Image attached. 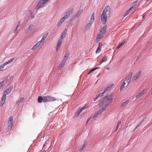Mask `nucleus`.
I'll return each mask as SVG.
<instances>
[{
	"instance_id": "f257e3e1",
	"label": "nucleus",
	"mask_w": 152,
	"mask_h": 152,
	"mask_svg": "<svg viewBox=\"0 0 152 152\" xmlns=\"http://www.w3.org/2000/svg\"><path fill=\"white\" fill-rule=\"evenodd\" d=\"M109 95L106 96L104 97L102 99V101H103L104 103H105V107H106L108 106L111 102L112 101L113 99L111 98V99L109 98Z\"/></svg>"
},
{
	"instance_id": "f03ea898",
	"label": "nucleus",
	"mask_w": 152,
	"mask_h": 152,
	"mask_svg": "<svg viewBox=\"0 0 152 152\" xmlns=\"http://www.w3.org/2000/svg\"><path fill=\"white\" fill-rule=\"evenodd\" d=\"M14 58H12L9 60L8 61L3 63V64L1 65L0 66V71H1L3 70V69L4 68V66H5L12 62L14 60Z\"/></svg>"
},
{
	"instance_id": "7ed1b4c3",
	"label": "nucleus",
	"mask_w": 152,
	"mask_h": 152,
	"mask_svg": "<svg viewBox=\"0 0 152 152\" xmlns=\"http://www.w3.org/2000/svg\"><path fill=\"white\" fill-rule=\"evenodd\" d=\"M13 118L12 117H10L8 121V129H11L12 126Z\"/></svg>"
},
{
	"instance_id": "20e7f679",
	"label": "nucleus",
	"mask_w": 152,
	"mask_h": 152,
	"mask_svg": "<svg viewBox=\"0 0 152 152\" xmlns=\"http://www.w3.org/2000/svg\"><path fill=\"white\" fill-rule=\"evenodd\" d=\"M94 13H93L91 16V20L90 22L87 24L86 26L88 28L91 27V24L93 23L94 20Z\"/></svg>"
},
{
	"instance_id": "39448f33",
	"label": "nucleus",
	"mask_w": 152,
	"mask_h": 152,
	"mask_svg": "<svg viewBox=\"0 0 152 152\" xmlns=\"http://www.w3.org/2000/svg\"><path fill=\"white\" fill-rule=\"evenodd\" d=\"M110 8L109 6L106 7L102 13L106 15H109L110 13Z\"/></svg>"
},
{
	"instance_id": "423d86ee",
	"label": "nucleus",
	"mask_w": 152,
	"mask_h": 152,
	"mask_svg": "<svg viewBox=\"0 0 152 152\" xmlns=\"http://www.w3.org/2000/svg\"><path fill=\"white\" fill-rule=\"evenodd\" d=\"M101 18L102 22L103 24H105L107 18L106 15L102 13L101 15Z\"/></svg>"
},
{
	"instance_id": "0eeeda50",
	"label": "nucleus",
	"mask_w": 152,
	"mask_h": 152,
	"mask_svg": "<svg viewBox=\"0 0 152 152\" xmlns=\"http://www.w3.org/2000/svg\"><path fill=\"white\" fill-rule=\"evenodd\" d=\"M13 88V87L12 86L10 87L6 90V91L4 92L3 95H5V96H6L7 95L9 94L11 92L12 90V89Z\"/></svg>"
},
{
	"instance_id": "6e6552de",
	"label": "nucleus",
	"mask_w": 152,
	"mask_h": 152,
	"mask_svg": "<svg viewBox=\"0 0 152 152\" xmlns=\"http://www.w3.org/2000/svg\"><path fill=\"white\" fill-rule=\"evenodd\" d=\"M132 75V72H130L129 74L128 75L127 77L126 78L125 80H126V82L129 83L131 81V77Z\"/></svg>"
},
{
	"instance_id": "1a4fd4ad",
	"label": "nucleus",
	"mask_w": 152,
	"mask_h": 152,
	"mask_svg": "<svg viewBox=\"0 0 152 152\" xmlns=\"http://www.w3.org/2000/svg\"><path fill=\"white\" fill-rule=\"evenodd\" d=\"M45 3L42 0L40 1L38 3V4L37 5L36 7V9H39Z\"/></svg>"
},
{
	"instance_id": "9d476101",
	"label": "nucleus",
	"mask_w": 152,
	"mask_h": 152,
	"mask_svg": "<svg viewBox=\"0 0 152 152\" xmlns=\"http://www.w3.org/2000/svg\"><path fill=\"white\" fill-rule=\"evenodd\" d=\"M125 81H126L125 80L124 81L122 86L120 87V89L121 91L124 88L127 86L129 84V83L126 82V83Z\"/></svg>"
},
{
	"instance_id": "9b49d317",
	"label": "nucleus",
	"mask_w": 152,
	"mask_h": 152,
	"mask_svg": "<svg viewBox=\"0 0 152 152\" xmlns=\"http://www.w3.org/2000/svg\"><path fill=\"white\" fill-rule=\"evenodd\" d=\"M145 91V89L142 90L136 96V98H138L142 96L144 94Z\"/></svg>"
},
{
	"instance_id": "f8f14e48",
	"label": "nucleus",
	"mask_w": 152,
	"mask_h": 152,
	"mask_svg": "<svg viewBox=\"0 0 152 152\" xmlns=\"http://www.w3.org/2000/svg\"><path fill=\"white\" fill-rule=\"evenodd\" d=\"M107 27V26L106 25H104L102 28L101 29L100 31V33L104 35L106 32Z\"/></svg>"
},
{
	"instance_id": "ddd939ff",
	"label": "nucleus",
	"mask_w": 152,
	"mask_h": 152,
	"mask_svg": "<svg viewBox=\"0 0 152 152\" xmlns=\"http://www.w3.org/2000/svg\"><path fill=\"white\" fill-rule=\"evenodd\" d=\"M62 42V41H61L60 40H58L56 48V51H57L61 47Z\"/></svg>"
},
{
	"instance_id": "4468645a",
	"label": "nucleus",
	"mask_w": 152,
	"mask_h": 152,
	"mask_svg": "<svg viewBox=\"0 0 152 152\" xmlns=\"http://www.w3.org/2000/svg\"><path fill=\"white\" fill-rule=\"evenodd\" d=\"M141 71L137 73L133 77V79L135 80L138 78L141 75Z\"/></svg>"
},
{
	"instance_id": "2eb2a0df",
	"label": "nucleus",
	"mask_w": 152,
	"mask_h": 152,
	"mask_svg": "<svg viewBox=\"0 0 152 152\" xmlns=\"http://www.w3.org/2000/svg\"><path fill=\"white\" fill-rule=\"evenodd\" d=\"M6 96L5 95H3L2 97V99L1 100V103H0V105L2 106L4 104V103L6 99Z\"/></svg>"
},
{
	"instance_id": "dca6fc26",
	"label": "nucleus",
	"mask_w": 152,
	"mask_h": 152,
	"mask_svg": "<svg viewBox=\"0 0 152 152\" xmlns=\"http://www.w3.org/2000/svg\"><path fill=\"white\" fill-rule=\"evenodd\" d=\"M103 35L100 33L98 34L97 35L96 41L97 42H98L99 41V40L103 37Z\"/></svg>"
},
{
	"instance_id": "f3484780",
	"label": "nucleus",
	"mask_w": 152,
	"mask_h": 152,
	"mask_svg": "<svg viewBox=\"0 0 152 152\" xmlns=\"http://www.w3.org/2000/svg\"><path fill=\"white\" fill-rule=\"evenodd\" d=\"M65 20V19L63 17L61 18L59 21L58 23L57 24V26H59L61 25V24Z\"/></svg>"
},
{
	"instance_id": "a211bd4d",
	"label": "nucleus",
	"mask_w": 152,
	"mask_h": 152,
	"mask_svg": "<svg viewBox=\"0 0 152 152\" xmlns=\"http://www.w3.org/2000/svg\"><path fill=\"white\" fill-rule=\"evenodd\" d=\"M86 107H84L79 109L76 113V116L77 117L79 115L80 113L82 112L83 110Z\"/></svg>"
},
{
	"instance_id": "6ab92c4d",
	"label": "nucleus",
	"mask_w": 152,
	"mask_h": 152,
	"mask_svg": "<svg viewBox=\"0 0 152 152\" xmlns=\"http://www.w3.org/2000/svg\"><path fill=\"white\" fill-rule=\"evenodd\" d=\"M48 33H47L45 35L42 39L39 41V42L41 44L45 40V39L47 38V36H48Z\"/></svg>"
},
{
	"instance_id": "aec40b11",
	"label": "nucleus",
	"mask_w": 152,
	"mask_h": 152,
	"mask_svg": "<svg viewBox=\"0 0 152 152\" xmlns=\"http://www.w3.org/2000/svg\"><path fill=\"white\" fill-rule=\"evenodd\" d=\"M88 144L87 142L85 141L84 142L83 145L80 148L79 151H82L86 147V146Z\"/></svg>"
},
{
	"instance_id": "412c9836",
	"label": "nucleus",
	"mask_w": 152,
	"mask_h": 152,
	"mask_svg": "<svg viewBox=\"0 0 152 152\" xmlns=\"http://www.w3.org/2000/svg\"><path fill=\"white\" fill-rule=\"evenodd\" d=\"M102 44L101 43L99 42V46L97 48L96 51V53H97L98 52H99L101 49L102 48Z\"/></svg>"
},
{
	"instance_id": "4be33fe9",
	"label": "nucleus",
	"mask_w": 152,
	"mask_h": 152,
	"mask_svg": "<svg viewBox=\"0 0 152 152\" xmlns=\"http://www.w3.org/2000/svg\"><path fill=\"white\" fill-rule=\"evenodd\" d=\"M49 96H44V102H49Z\"/></svg>"
},
{
	"instance_id": "5701e85b",
	"label": "nucleus",
	"mask_w": 152,
	"mask_h": 152,
	"mask_svg": "<svg viewBox=\"0 0 152 152\" xmlns=\"http://www.w3.org/2000/svg\"><path fill=\"white\" fill-rule=\"evenodd\" d=\"M38 102L39 103H40L42 102H44V96L43 97L42 96H39L38 97Z\"/></svg>"
},
{
	"instance_id": "b1692460",
	"label": "nucleus",
	"mask_w": 152,
	"mask_h": 152,
	"mask_svg": "<svg viewBox=\"0 0 152 152\" xmlns=\"http://www.w3.org/2000/svg\"><path fill=\"white\" fill-rule=\"evenodd\" d=\"M41 44V43H39V41L32 48L31 50H33L36 49Z\"/></svg>"
},
{
	"instance_id": "393cba45",
	"label": "nucleus",
	"mask_w": 152,
	"mask_h": 152,
	"mask_svg": "<svg viewBox=\"0 0 152 152\" xmlns=\"http://www.w3.org/2000/svg\"><path fill=\"white\" fill-rule=\"evenodd\" d=\"M106 109L105 107H103L100 110H99L97 111L96 113L97 115H99L102 113Z\"/></svg>"
},
{
	"instance_id": "a878e982",
	"label": "nucleus",
	"mask_w": 152,
	"mask_h": 152,
	"mask_svg": "<svg viewBox=\"0 0 152 152\" xmlns=\"http://www.w3.org/2000/svg\"><path fill=\"white\" fill-rule=\"evenodd\" d=\"M65 63V62H64V61H62L61 63L59 65V66H58V68L59 69H61L62 68H63V67L64 66V65Z\"/></svg>"
},
{
	"instance_id": "bb28decb",
	"label": "nucleus",
	"mask_w": 152,
	"mask_h": 152,
	"mask_svg": "<svg viewBox=\"0 0 152 152\" xmlns=\"http://www.w3.org/2000/svg\"><path fill=\"white\" fill-rule=\"evenodd\" d=\"M7 80L5 79L0 83V85L1 86H2V87H3V86L7 83Z\"/></svg>"
},
{
	"instance_id": "cd10ccee",
	"label": "nucleus",
	"mask_w": 152,
	"mask_h": 152,
	"mask_svg": "<svg viewBox=\"0 0 152 152\" xmlns=\"http://www.w3.org/2000/svg\"><path fill=\"white\" fill-rule=\"evenodd\" d=\"M24 99V98L22 97L20 98V100H19L17 103V104L18 106L22 102Z\"/></svg>"
},
{
	"instance_id": "c85d7f7f",
	"label": "nucleus",
	"mask_w": 152,
	"mask_h": 152,
	"mask_svg": "<svg viewBox=\"0 0 152 152\" xmlns=\"http://www.w3.org/2000/svg\"><path fill=\"white\" fill-rule=\"evenodd\" d=\"M83 12V10H81L79 11L75 15V16L77 17H79V16L81 15Z\"/></svg>"
},
{
	"instance_id": "c756f323",
	"label": "nucleus",
	"mask_w": 152,
	"mask_h": 152,
	"mask_svg": "<svg viewBox=\"0 0 152 152\" xmlns=\"http://www.w3.org/2000/svg\"><path fill=\"white\" fill-rule=\"evenodd\" d=\"M125 42L124 40H123L121 43L117 47V48L118 49L121 47L122 45H124L125 43Z\"/></svg>"
},
{
	"instance_id": "7c9ffc66",
	"label": "nucleus",
	"mask_w": 152,
	"mask_h": 152,
	"mask_svg": "<svg viewBox=\"0 0 152 152\" xmlns=\"http://www.w3.org/2000/svg\"><path fill=\"white\" fill-rule=\"evenodd\" d=\"M103 101H102V100H101L99 104V108L101 107L105 103Z\"/></svg>"
},
{
	"instance_id": "2f4dec72",
	"label": "nucleus",
	"mask_w": 152,
	"mask_h": 152,
	"mask_svg": "<svg viewBox=\"0 0 152 152\" xmlns=\"http://www.w3.org/2000/svg\"><path fill=\"white\" fill-rule=\"evenodd\" d=\"M49 102L54 101L56 100V99L55 97H52L50 96H49Z\"/></svg>"
},
{
	"instance_id": "473e14b6",
	"label": "nucleus",
	"mask_w": 152,
	"mask_h": 152,
	"mask_svg": "<svg viewBox=\"0 0 152 152\" xmlns=\"http://www.w3.org/2000/svg\"><path fill=\"white\" fill-rule=\"evenodd\" d=\"M70 16L66 12L65 13V15L63 17L65 19H67L69 18Z\"/></svg>"
},
{
	"instance_id": "72a5a7b5",
	"label": "nucleus",
	"mask_w": 152,
	"mask_h": 152,
	"mask_svg": "<svg viewBox=\"0 0 152 152\" xmlns=\"http://www.w3.org/2000/svg\"><path fill=\"white\" fill-rule=\"evenodd\" d=\"M138 2V1H137L134 2L132 4V6L131 7L133 8V9H134L135 8L137 4V3Z\"/></svg>"
},
{
	"instance_id": "f704fd0d",
	"label": "nucleus",
	"mask_w": 152,
	"mask_h": 152,
	"mask_svg": "<svg viewBox=\"0 0 152 152\" xmlns=\"http://www.w3.org/2000/svg\"><path fill=\"white\" fill-rule=\"evenodd\" d=\"M121 124V121H120L118 122L116 126V129H115V132H116L118 130V128L119 127V125Z\"/></svg>"
},
{
	"instance_id": "c9c22d12",
	"label": "nucleus",
	"mask_w": 152,
	"mask_h": 152,
	"mask_svg": "<svg viewBox=\"0 0 152 152\" xmlns=\"http://www.w3.org/2000/svg\"><path fill=\"white\" fill-rule=\"evenodd\" d=\"M68 55L66 54L64 57V59L62 61H64V62H66L67 60V59L68 58Z\"/></svg>"
},
{
	"instance_id": "e433bc0d",
	"label": "nucleus",
	"mask_w": 152,
	"mask_h": 152,
	"mask_svg": "<svg viewBox=\"0 0 152 152\" xmlns=\"http://www.w3.org/2000/svg\"><path fill=\"white\" fill-rule=\"evenodd\" d=\"M129 102V100H127L125 101L123 103L121 104L122 106H124L125 105H126Z\"/></svg>"
},
{
	"instance_id": "4c0bfd02",
	"label": "nucleus",
	"mask_w": 152,
	"mask_h": 152,
	"mask_svg": "<svg viewBox=\"0 0 152 152\" xmlns=\"http://www.w3.org/2000/svg\"><path fill=\"white\" fill-rule=\"evenodd\" d=\"M107 60V58L105 57H104L101 61L100 62V63H102L106 61Z\"/></svg>"
},
{
	"instance_id": "58836bf2",
	"label": "nucleus",
	"mask_w": 152,
	"mask_h": 152,
	"mask_svg": "<svg viewBox=\"0 0 152 152\" xmlns=\"http://www.w3.org/2000/svg\"><path fill=\"white\" fill-rule=\"evenodd\" d=\"M110 89V87L109 86H108L107 87V88H105L104 89V91L103 92V93L104 94L105 92H106L107 91H108Z\"/></svg>"
},
{
	"instance_id": "ea45409f",
	"label": "nucleus",
	"mask_w": 152,
	"mask_h": 152,
	"mask_svg": "<svg viewBox=\"0 0 152 152\" xmlns=\"http://www.w3.org/2000/svg\"><path fill=\"white\" fill-rule=\"evenodd\" d=\"M73 11V9H72L71 10H70L68 12H66L69 15H70L72 14V13Z\"/></svg>"
},
{
	"instance_id": "a19ab883",
	"label": "nucleus",
	"mask_w": 152,
	"mask_h": 152,
	"mask_svg": "<svg viewBox=\"0 0 152 152\" xmlns=\"http://www.w3.org/2000/svg\"><path fill=\"white\" fill-rule=\"evenodd\" d=\"M104 95V94L103 92L102 93H99L96 96L98 98H99V97L101 96H102Z\"/></svg>"
},
{
	"instance_id": "79ce46f5",
	"label": "nucleus",
	"mask_w": 152,
	"mask_h": 152,
	"mask_svg": "<svg viewBox=\"0 0 152 152\" xmlns=\"http://www.w3.org/2000/svg\"><path fill=\"white\" fill-rule=\"evenodd\" d=\"M34 26V25H31L29 26L28 29L29 30H31L33 28Z\"/></svg>"
},
{
	"instance_id": "37998d69",
	"label": "nucleus",
	"mask_w": 152,
	"mask_h": 152,
	"mask_svg": "<svg viewBox=\"0 0 152 152\" xmlns=\"http://www.w3.org/2000/svg\"><path fill=\"white\" fill-rule=\"evenodd\" d=\"M66 29L63 32L61 35H63V36H65L66 34Z\"/></svg>"
},
{
	"instance_id": "c03bdc74",
	"label": "nucleus",
	"mask_w": 152,
	"mask_h": 152,
	"mask_svg": "<svg viewBox=\"0 0 152 152\" xmlns=\"http://www.w3.org/2000/svg\"><path fill=\"white\" fill-rule=\"evenodd\" d=\"M48 142L49 141H46L45 142L43 145V148H45V146H46V145H47V144H48Z\"/></svg>"
},
{
	"instance_id": "a18cd8bd",
	"label": "nucleus",
	"mask_w": 152,
	"mask_h": 152,
	"mask_svg": "<svg viewBox=\"0 0 152 152\" xmlns=\"http://www.w3.org/2000/svg\"><path fill=\"white\" fill-rule=\"evenodd\" d=\"M77 17L75 16V15L74 17H73V18H72L71 19V20H75L76 19Z\"/></svg>"
},
{
	"instance_id": "49530a36",
	"label": "nucleus",
	"mask_w": 152,
	"mask_h": 152,
	"mask_svg": "<svg viewBox=\"0 0 152 152\" xmlns=\"http://www.w3.org/2000/svg\"><path fill=\"white\" fill-rule=\"evenodd\" d=\"M63 35H61L60 38L59 39V40H60L61 41H62L63 38H64Z\"/></svg>"
},
{
	"instance_id": "de8ad7c7",
	"label": "nucleus",
	"mask_w": 152,
	"mask_h": 152,
	"mask_svg": "<svg viewBox=\"0 0 152 152\" xmlns=\"http://www.w3.org/2000/svg\"><path fill=\"white\" fill-rule=\"evenodd\" d=\"M98 68H99L98 67H95L94 68L91 70V71H94Z\"/></svg>"
},
{
	"instance_id": "09e8293b",
	"label": "nucleus",
	"mask_w": 152,
	"mask_h": 152,
	"mask_svg": "<svg viewBox=\"0 0 152 152\" xmlns=\"http://www.w3.org/2000/svg\"><path fill=\"white\" fill-rule=\"evenodd\" d=\"M19 26V25H17L16 28L15 29V31H14V32L15 33V32H16L17 30V29H18V26Z\"/></svg>"
},
{
	"instance_id": "8fccbe9b",
	"label": "nucleus",
	"mask_w": 152,
	"mask_h": 152,
	"mask_svg": "<svg viewBox=\"0 0 152 152\" xmlns=\"http://www.w3.org/2000/svg\"><path fill=\"white\" fill-rule=\"evenodd\" d=\"M133 9H134L133 8H132V7H131L129 9V10L128 11L129 12H130L131 11H132V10Z\"/></svg>"
},
{
	"instance_id": "3c124183",
	"label": "nucleus",
	"mask_w": 152,
	"mask_h": 152,
	"mask_svg": "<svg viewBox=\"0 0 152 152\" xmlns=\"http://www.w3.org/2000/svg\"><path fill=\"white\" fill-rule=\"evenodd\" d=\"M133 9H134L133 8H132V7H131L129 9V10L128 11L129 12H130L131 11H132V10Z\"/></svg>"
},
{
	"instance_id": "603ef678",
	"label": "nucleus",
	"mask_w": 152,
	"mask_h": 152,
	"mask_svg": "<svg viewBox=\"0 0 152 152\" xmlns=\"http://www.w3.org/2000/svg\"><path fill=\"white\" fill-rule=\"evenodd\" d=\"M133 9H134L133 8H132V7H131L129 9V10L128 11L129 12H130L131 11H132V10Z\"/></svg>"
},
{
	"instance_id": "864d4df0",
	"label": "nucleus",
	"mask_w": 152,
	"mask_h": 152,
	"mask_svg": "<svg viewBox=\"0 0 152 152\" xmlns=\"http://www.w3.org/2000/svg\"><path fill=\"white\" fill-rule=\"evenodd\" d=\"M129 13V12L127 10L125 14V16L127 15Z\"/></svg>"
},
{
	"instance_id": "5fc2aeb1",
	"label": "nucleus",
	"mask_w": 152,
	"mask_h": 152,
	"mask_svg": "<svg viewBox=\"0 0 152 152\" xmlns=\"http://www.w3.org/2000/svg\"><path fill=\"white\" fill-rule=\"evenodd\" d=\"M98 115H97L96 113L93 116V118H96Z\"/></svg>"
},
{
	"instance_id": "6e6d98bb",
	"label": "nucleus",
	"mask_w": 152,
	"mask_h": 152,
	"mask_svg": "<svg viewBox=\"0 0 152 152\" xmlns=\"http://www.w3.org/2000/svg\"><path fill=\"white\" fill-rule=\"evenodd\" d=\"M3 87L2 86H1L0 85V91L2 90Z\"/></svg>"
},
{
	"instance_id": "4d7b16f0",
	"label": "nucleus",
	"mask_w": 152,
	"mask_h": 152,
	"mask_svg": "<svg viewBox=\"0 0 152 152\" xmlns=\"http://www.w3.org/2000/svg\"><path fill=\"white\" fill-rule=\"evenodd\" d=\"M42 1L45 3L46 2L48 1L49 0H42Z\"/></svg>"
},
{
	"instance_id": "13d9d810",
	"label": "nucleus",
	"mask_w": 152,
	"mask_h": 152,
	"mask_svg": "<svg viewBox=\"0 0 152 152\" xmlns=\"http://www.w3.org/2000/svg\"><path fill=\"white\" fill-rule=\"evenodd\" d=\"M98 98V97H97L96 96V97H95V98H94V101H96V100Z\"/></svg>"
},
{
	"instance_id": "bf43d9fd",
	"label": "nucleus",
	"mask_w": 152,
	"mask_h": 152,
	"mask_svg": "<svg viewBox=\"0 0 152 152\" xmlns=\"http://www.w3.org/2000/svg\"><path fill=\"white\" fill-rule=\"evenodd\" d=\"M140 123L137 126L136 128L134 130H135L137 127H138L139 126V125H140Z\"/></svg>"
},
{
	"instance_id": "052dcab7",
	"label": "nucleus",
	"mask_w": 152,
	"mask_h": 152,
	"mask_svg": "<svg viewBox=\"0 0 152 152\" xmlns=\"http://www.w3.org/2000/svg\"><path fill=\"white\" fill-rule=\"evenodd\" d=\"M89 119H89V118H88V120H87V121H86L87 123L89 121Z\"/></svg>"
},
{
	"instance_id": "680f3d73",
	"label": "nucleus",
	"mask_w": 152,
	"mask_h": 152,
	"mask_svg": "<svg viewBox=\"0 0 152 152\" xmlns=\"http://www.w3.org/2000/svg\"><path fill=\"white\" fill-rule=\"evenodd\" d=\"M92 71H91V70L89 72L88 74H89Z\"/></svg>"
},
{
	"instance_id": "e2e57ef3",
	"label": "nucleus",
	"mask_w": 152,
	"mask_h": 152,
	"mask_svg": "<svg viewBox=\"0 0 152 152\" xmlns=\"http://www.w3.org/2000/svg\"><path fill=\"white\" fill-rule=\"evenodd\" d=\"M107 69L109 70V67H107Z\"/></svg>"
}]
</instances>
